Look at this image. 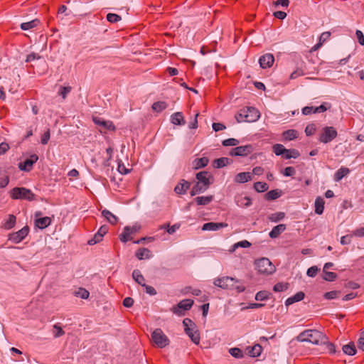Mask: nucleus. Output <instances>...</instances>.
Here are the masks:
<instances>
[{"label": "nucleus", "mask_w": 364, "mask_h": 364, "mask_svg": "<svg viewBox=\"0 0 364 364\" xmlns=\"http://www.w3.org/2000/svg\"><path fill=\"white\" fill-rule=\"evenodd\" d=\"M287 289H288V284L287 283H282V282H279V283L276 284L273 287V290L276 292L284 291Z\"/></svg>", "instance_id": "nucleus-50"}, {"label": "nucleus", "mask_w": 364, "mask_h": 364, "mask_svg": "<svg viewBox=\"0 0 364 364\" xmlns=\"http://www.w3.org/2000/svg\"><path fill=\"white\" fill-rule=\"evenodd\" d=\"M151 340L159 348H163L168 346L170 341L161 328L155 329L151 333Z\"/></svg>", "instance_id": "nucleus-6"}, {"label": "nucleus", "mask_w": 364, "mask_h": 364, "mask_svg": "<svg viewBox=\"0 0 364 364\" xmlns=\"http://www.w3.org/2000/svg\"><path fill=\"white\" fill-rule=\"evenodd\" d=\"M237 282H238L232 277H223L215 279L213 284L223 289H235L238 293L244 291L245 287L242 285H237Z\"/></svg>", "instance_id": "nucleus-2"}, {"label": "nucleus", "mask_w": 364, "mask_h": 364, "mask_svg": "<svg viewBox=\"0 0 364 364\" xmlns=\"http://www.w3.org/2000/svg\"><path fill=\"white\" fill-rule=\"evenodd\" d=\"M102 237H102L100 234H98L97 232L92 239L88 240V245H94L97 242H100L102 240Z\"/></svg>", "instance_id": "nucleus-56"}, {"label": "nucleus", "mask_w": 364, "mask_h": 364, "mask_svg": "<svg viewBox=\"0 0 364 364\" xmlns=\"http://www.w3.org/2000/svg\"><path fill=\"white\" fill-rule=\"evenodd\" d=\"M324 200L321 197H317L315 200V213L321 215L324 210Z\"/></svg>", "instance_id": "nucleus-28"}, {"label": "nucleus", "mask_w": 364, "mask_h": 364, "mask_svg": "<svg viewBox=\"0 0 364 364\" xmlns=\"http://www.w3.org/2000/svg\"><path fill=\"white\" fill-rule=\"evenodd\" d=\"M171 121L173 124L176 125H184L186 124L182 112H180L173 114L171 116Z\"/></svg>", "instance_id": "nucleus-22"}, {"label": "nucleus", "mask_w": 364, "mask_h": 364, "mask_svg": "<svg viewBox=\"0 0 364 364\" xmlns=\"http://www.w3.org/2000/svg\"><path fill=\"white\" fill-rule=\"evenodd\" d=\"M75 295L77 297H80L83 299H87L89 296V291L84 288H79L76 291H75Z\"/></svg>", "instance_id": "nucleus-46"}, {"label": "nucleus", "mask_w": 364, "mask_h": 364, "mask_svg": "<svg viewBox=\"0 0 364 364\" xmlns=\"http://www.w3.org/2000/svg\"><path fill=\"white\" fill-rule=\"evenodd\" d=\"M296 340L299 342H309L317 346H323V353H335L336 348L333 343L328 341V337L321 331L316 329H307L300 333Z\"/></svg>", "instance_id": "nucleus-1"}, {"label": "nucleus", "mask_w": 364, "mask_h": 364, "mask_svg": "<svg viewBox=\"0 0 364 364\" xmlns=\"http://www.w3.org/2000/svg\"><path fill=\"white\" fill-rule=\"evenodd\" d=\"M340 291H331L324 294L323 297L327 300L333 299L338 297Z\"/></svg>", "instance_id": "nucleus-54"}, {"label": "nucleus", "mask_w": 364, "mask_h": 364, "mask_svg": "<svg viewBox=\"0 0 364 364\" xmlns=\"http://www.w3.org/2000/svg\"><path fill=\"white\" fill-rule=\"evenodd\" d=\"M285 230L286 225L284 224H279L272 228V230L269 232V235L271 238H277Z\"/></svg>", "instance_id": "nucleus-24"}, {"label": "nucleus", "mask_w": 364, "mask_h": 364, "mask_svg": "<svg viewBox=\"0 0 364 364\" xmlns=\"http://www.w3.org/2000/svg\"><path fill=\"white\" fill-rule=\"evenodd\" d=\"M11 198L14 200H26L33 201L36 199L35 194L30 189L24 187H16L10 191Z\"/></svg>", "instance_id": "nucleus-3"}, {"label": "nucleus", "mask_w": 364, "mask_h": 364, "mask_svg": "<svg viewBox=\"0 0 364 364\" xmlns=\"http://www.w3.org/2000/svg\"><path fill=\"white\" fill-rule=\"evenodd\" d=\"M352 235L358 237H364V228H358L353 231Z\"/></svg>", "instance_id": "nucleus-63"}, {"label": "nucleus", "mask_w": 364, "mask_h": 364, "mask_svg": "<svg viewBox=\"0 0 364 364\" xmlns=\"http://www.w3.org/2000/svg\"><path fill=\"white\" fill-rule=\"evenodd\" d=\"M254 188L257 192L262 193L266 191L269 186L266 183L259 181L254 184Z\"/></svg>", "instance_id": "nucleus-45"}, {"label": "nucleus", "mask_w": 364, "mask_h": 364, "mask_svg": "<svg viewBox=\"0 0 364 364\" xmlns=\"http://www.w3.org/2000/svg\"><path fill=\"white\" fill-rule=\"evenodd\" d=\"M271 294L267 291H259L255 295L257 301H265L269 299Z\"/></svg>", "instance_id": "nucleus-40"}, {"label": "nucleus", "mask_w": 364, "mask_h": 364, "mask_svg": "<svg viewBox=\"0 0 364 364\" xmlns=\"http://www.w3.org/2000/svg\"><path fill=\"white\" fill-rule=\"evenodd\" d=\"M213 198V196H198L195 198V201L198 205H205L212 202Z\"/></svg>", "instance_id": "nucleus-29"}, {"label": "nucleus", "mask_w": 364, "mask_h": 364, "mask_svg": "<svg viewBox=\"0 0 364 364\" xmlns=\"http://www.w3.org/2000/svg\"><path fill=\"white\" fill-rule=\"evenodd\" d=\"M262 347L259 344H255L252 348H248V354L251 357H258L261 355Z\"/></svg>", "instance_id": "nucleus-34"}, {"label": "nucleus", "mask_w": 364, "mask_h": 364, "mask_svg": "<svg viewBox=\"0 0 364 364\" xmlns=\"http://www.w3.org/2000/svg\"><path fill=\"white\" fill-rule=\"evenodd\" d=\"M236 204L241 208H247L252 205V200L248 196H238L235 198Z\"/></svg>", "instance_id": "nucleus-19"}, {"label": "nucleus", "mask_w": 364, "mask_h": 364, "mask_svg": "<svg viewBox=\"0 0 364 364\" xmlns=\"http://www.w3.org/2000/svg\"><path fill=\"white\" fill-rule=\"evenodd\" d=\"M228 224L225 223H213L210 222L205 223L202 227V230L204 231H216L220 228H226Z\"/></svg>", "instance_id": "nucleus-16"}, {"label": "nucleus", "mask_w": 364, "mask_h": 364, "mask_svg": "<svg viewBox=\"0 0 364 364\" xmlns=\"http://www.w3.org/2000/svg\"><path fill=\"white\" fill-rule=\"evenodd\" d=\"M229 353L232 356L236 358H241L243 357L242 351L238 348H232L229 350Z\"/></svg>", "instance_id": "nucleus-49"}, {"label": "nucleus", "mask_w": 364, "mask_h": 364, "mask_svg": "<svg viewBox=\"0 0 364 364\" xmlns=\"http://www.w3.org/2000/svg\"><path fill=\"white\" fill-rule=\"evenodd\" d=\"M51 223V219L49 217H43L40 218H36L35 220V225L40 229H44L50 225Z\"/></svg>", "instance_id": "nucleus-23"}, {"label": "nucleus", "mask_w": 364, "mask_h": 364, "mask_svg": "<svg viewBox=\"0 0 364 364\" xmlns=\"http://www.w3.org/2000/svg\"><path fill=\"white\" fill-rule=\"evenodd\" d=\"M300 156V154L299 151L294 149H287V151H286L283 156L286 159H290L291 158L296 159Z\"/></svg>", "instance_id": "nucleus-39"}, {"label": "nucleus", "mask_w": 364, "mask_h": 364, "mask_svg": "<svg viewBox=\"0 0 364 364\" xmlns=\"http://www.w3.org/2000/svg\"><path fill=\"white\" fill-rule=\"evenodd\" d=\"M273 151L277 156H280L284 155V154L287 151V149L282 144H276L273 146Z\"/></svg>", "instance_id": "nucleus-41"}, {"label": "nucleus", "mask_w": 364, "mask_h": 364, "mask_svg": "<svg viewBox=\"0 0 364 364\" xmlns=\"http://www.w3.org/2000/svg\"><path fill=\"white\" fill-rule=\"evenodd\" d=\"M323 279L328 281V282H333L334 281L336 277L337 274L333 272H328L327 270H323Z\"/></svg>", "instance_id": "nucleus-48"}, {"label": "nucleus", "mask_w": 364, "mask_h": 364, "mask_svg": "<svg viewBox=\"0 0 364 364\" xmlns=\"http://www.w3.org/2000/svg\"><path fill=\"white\" fill-rule=\"evenodd\" d=\"M122 17L116 14L109 13L107 15V20L110 23H117L121 21Z\"/></svg>", "instance_id": "nucleus-52"}, {"label": "nucleus", "mask_w": 364, "mask_h": 364, "mask_svg": "<svg viewBox=\"0 0 364 364\" xmlns=\"http://www.w3.org/2000/svg\"><path fill=\"white\" fill-rule=\"evenodd\" d=\"M193 300L192 299H183L176 306H173L171 311L177 315H183L184 311L189 310L193 305Z\"/></svg>", "instance_id": "nucleus-8"}, {"label": "nucleus", "mask_w": 364, "mask_h": 364, "mask_svg": "<svg viewBox=\"0 0 364 364\" xmlns=\"http://www.w3.org/2000/svg\"><path fill=\"white\" fill-rule=\"evenodd\" d=\"M50 138V129H48L46 132H44V134H43L42 137H41V144H46L49 139Z\"/></svg>", "instance_id": "nucleus-62"}, {"label": "nucleus", "mask_w": 364, "mask_h": 364, "mask_svg": "<svg viewBox=\"0 0 364 364\" xmlns=\"http://www.w3.org/2000/svg\"><path fill=\"white\" fill-rule=\"evenodd\" d=\"M136 257L141 260L152 257L151 252L148 248H139L135 253Z\"/></svg>", "instance_id": "nucleus-20"}, {"label": "nucleus", "mask_w": 364, "mask_h": 364, "mask_svg": "<svg viewBox=\"0 0 364 364\" xmlns=\"http://www.w3.org/2000/svg\"><path fill=\"white\" fill-rule=\"evenodd\" d=\"M167 232L170 235H172L174 232H176L177 230L179 229L180 225L176 223L173 225L172 226H170L169 223H167Z\"/></svg>", "instance_id": "nucleus-60"}, {"label": "nucleus", "mask_w": 364, "mask_h": 364, "mask_svg": "<svg viewBox=\"0 0 364 364\" xmlns=\"http://www.w3.org/2000/svg\"><path fill=\"white\" fill-rule=\"evenodd\" d=\"M246 114L247 118H246L245 120L247 121V122H255L260 117L259 111L256 108L252 107H246Z\"/></svg>", "instance_id": "nucleus-15"}, {"label": "nucleus", "mask_w": 364, "mask_h": 364, "mask_svg": "<svg viewBox=\"0 0 364 364\" xmlns=\"http://www.w3.org/2000/svg\"><path fill=\"white\" fill-rule=\"evenodd\" d=\"M281 196V191L272 190L266 193V199L269 200H275Z\"/></svg>", "instance_id": "nucleus-43"}, {"label": "nucleus", "mask_w": 364, "mask_h": 364, "mask_svg": "<svg viewBox=\"0 0 364 364\" xmlns=\"http://www.w3.org/2000/svg\"><path fill=\"white\" fill-rule=\"evenodd\" d=\"M289 0H277L275 1H274L273 4L277 7V6H282V7H284V8H287L289 6Z\"/></svg>", "instance_id": "nucleus-58"}, {"label": "nucleus", "mask_w": 364, "mask_h": 364, "mask_svg": "<svg viewBox=\"0 0 364 364\" xmlns=\"http://www.w3.org/2000/svg\"><path fill=\"white\" fill-rule=\"evenodd\" d=\"M138 230L136 226L124 227L123 232L119 235V239L123 242H127L132 239V235H134Z\"/></svg>", "instance_id": "nucleus-11"}, {"label": "nucleus", "mask_w": 364, "mask_h": 364, "mask_svg": "<svg viewBox=\"0 0 364 364\" xmlns=\"http://www.w3.org/2000/svg\"><path fill=\"white\" fill-rule=\"evenodd\" d=\"M71 91V87H60L59 95L62 96L63 99L66 98L67 95Z\"/></svg>", "instance_id": "nucleus-59"}, {"label": "nucleus", "mask_w": 364, "mask_h": 364, "mask_svg": "<svg viewBox=\"0 0 364 364\" xmlns=\"http://www.w3.org/2000/svg\"><path fill=\"white\" fill-rule=\"evenodd\" d=\"M209 160L207 157H203L199 159H196L193 162V167L195 169H199L203 168L208 165Z\"/></svg>", "instance_id": "nucleus-30"}, {"label": "nucleus", "mask_w": 364, "mask_h": 364, "mask_svg": "<svg viewBox=\"0 0 364 364\" xmlns=\"http://www.w3.org/2000/svg\"><path fill=\"white\" fill-rule=\"evenodd\" d=\"M253 151L252 145L240 146L233 148L230 151V156H247Z\"/></svg>", "instance_id": "nucleus-9"}, {"label": "nucleus", "mask_w": 364, "mask_h": 364, "mask_svg": "<svg viewBox=\"0 0 364 364\" xmlns=\"http://www.w3.org/2000/svg\"><path fill=\"white\" fill-rule=\"evenodd\" d=\"M299 136V132L295 129H288L282 133V136L284 140L291 141L296 139Z\"/></svg>", "instance_id": "nucleus-27"}, {"label": "nucleus", "mask_w": 364, "mask_h": 364, "mask_svg": "<svg viewBox=\"0 0 364 364\" xmlns=\"http://www.w3.org/2000/svg\"><path fill=\"white\" fill-rule=\"evenodd\" d=\"M196 178L198 182L203 184L207 188H209L211 184L210 179L213 180V177L210 173L207 171H200L196 174Z\"/></svg>", "instance_id": "nucleus-14"}, {"label": "nucleus", "mask_w": 364, "mask_h": 364, "mask_svg": "<svg viewBox=\"0 0 364 364\" xmlns=\"http://www.w3.org/2000/svg\"><path fill=\"white\" fill-rule=\"evenodd\" d=\"M190 183L184 180H182L181 183H179L174 188V191L177 194H184L186 191L189 188Z\"/></svg>", "instance_id": "nucleus-26"}, {"label": "nucleus", "mask_w": 364, "mask_h": 364, "mask_svg": "<svg viewBox=\"0 0 364 364\" xmlns=\"http://www.w3.org/2000/svg\"><path fill=\"white\" fill-rule=\"evenodd\" d=\"M331 33L328 31L322 33L319 36L318 42L311 48V52L318 50L323 46V44L329 39Z\"/></svg>", "instance_id": "nucleus-18"}, {"label": "nucleus", "mask_w": 364, "mask_h": 364, "mask_svg": "<svg viewBox=\"0 0 364 364\" xmlns=\"http://www.w3.org/2000/svg\"><path fill=\"white\" fill-rule=\"evenodd\" d=\"M53 333L54 338H59L65 334V331L58 323H56L53 326Z\"/></svg>", "instance_id": "nucleus-47"}, {"label": "nucleus", "mask_w": 364, "mask_h": 364, "mask_svg": "<svg viewBox=\"0 0 364 364\" xmlns=\"http://www.w3.org/2000/svg\"><path fill=\"white\" fill-rule=\"evenodd\" d=\"M240 141L234 138H230L225 140H223L222 144L224 146H237L239 144Z\"/></svg>", "instance_id": "nucleus-53"}, {"label": "nucleus", "mask_w": 364, "mask_h": 364, "mask_svg": "<svg viewBox=\"0 0 364 364\" xmlns=\"http://www.w3.org/2000/svg\"><path fill=\"white\" fill-rule=\"evenodd\" d=\"M247 117L246 107L241 109L240 112L235 115V119L237 122H247L245 120Z\"/></svg>", "instance_id": "nucleus-44"}, {"label": "nucleus", "mask_w": 364, "mask_h": 364, "mask_svg": "<svg viewBox=\"0 0 364 364\" xmlns=\"http://www.w3.org/2000/svg\"><path fill=\"white\" fill-rule=\"evenodd\" d=\"M355 35H356L358 43L361 46H364V35H363V32L360 30H357L355 32Z\"/></svg>", "instance_id": "nucleus-64"}, {"label": "nucleus", "mask_w": 364, "mask_h": 364, "mask_svg": "<svg viewBox=\"0 0 364 364\" xmlns=\"http://www.w3.org/2000/svg\"><path fill=\"white\" fill-rule=\"evenodd\" d=\"M132 277L139 284L145 286V279L139 269H134L132 272Z\"/></svg>", "instance_id": "nucleus-35"}, {"label": "nucleus", "mask_w": 364, "mask_h": 364, "mask_svg": "<svg viewBox=\"0 0 364 364\" xmlns=\"http://www.w3.org/2000/svg\"><path fill=\"white\" fill-rule=\"evenodd\" d=\"M93 122H95V124L103 127L106 130H110V131L115 130V126L111 121H106L102 118L94 117Z\"/></svg>", "instance_id": "nucleus-17"}, {"label": "nucleus", "mask_w": 364, "mask_h": 364, "mask_svg": "<svg viewBox=\"0 0 364 364\" xmlns=\"http://www.w3.org/2000/svg\"><path fill=\"white\" fill-rule=\"evenodd\" d=\"M255 268L259 273L267 275L272 274L276 270L274 265L266 257L257 259L255 262Z\"/></svg>", "instance_id": "nucleus-5"}, {"label": "nucleus", "mask_w": 364, "mask_h": 364, "mask_svg": "<svg viewBox=\"0 0 364 364\" xmlns=\"http://www.w3.org/2000/svg\"><path fill=\"white\" fill-rule=\"evenodd\" d=\"M102 215L112 225H115L118 222L117 217L107 210H102Z\"/></svg>", "instance_id": "nucleus-32"}, {"label": "nucleus", "mask_w": 364, "mask_h": 364, "mask_svg": "<svg viewBox=\"0 0 364 364\" xmlns=\"http://www.w3.org/2000/svg\"><path fill=\"white\" fill-rule=\"evenodd\" d=\"M274 57L271 53H266L262 55L259 59V63L262 68L266 69L273 65Z\"/></svg>", "instance_id": "nucleus-13"}, {"label": "nucleus", "mask_w": 364, "mask_h": 364, "mask_svg": "<svg viewBox=\"0 0 364 364\" xmlns=\"http://www.w3.org/2000/svg\"><path fill=\"white\" fill-rule=\"evenodd\" d=\"M342 349L345 354L349 355H353L356 353L355 346L353 343H350L348 344L344 345Z\"/></svg>", "instance_id": "nucleus-36"}, {"label": "nucleus", "mask_w": 364, "mask_h": 364, "mask_svg": "<svg viewBox=\"0 0 364 364\" xmlns=\"http://www.w3.org/2000/svg\"><path fill=\"white\" fill-rule=\"evenodd\" d=\"M166 107L167 104L162 101L156 102L152 105V109L157 112L164 110Z\"/></svg>", "instance_id": "nucleus-42"}, {"label": "nucleus", "mask_w": 364, "mask_h": 364, "mask_svg": "<svg viewBox=\"0 0 364 364\" xmlns=\"http://www.w3.org/2000/svg\"><path fill=\"white\" fill-rule=\"evenodd\" d=\"M186 333L195 344L200 343V333L196 328V324L189 318H186L183 321Z\"/></svg>", "instance_id": "nucleus-4"}, {"label": "nucleus", "mask_w": 364, "mask_h": 364, "mask_svg": "<svg viewBox=\"0 0 364 364\" xmlns=\"http://www.w3.org/2000/svg\"><path fill=\"white\" fill-rule=\"evenodd\" d=\"M284 213L282 212H278L272 214L269 216V219L272 222H278L284 218Z\"/></svg>", "instance_id": "nucleus-51"}, {"label": "nucleus", "mask_w": 364, "mask_h": 364, "mask_svg": "<svg viewBox=\"0 0 364 364\" xmlns=\"http://www.w3.org/2000/svg\"><path fill=\"white\" fill-rule=\"evenodd\" d=\"M28 227L25 226L18 231L10 234L9 236V240L15 243H19L28 235Z\"/></svg>", "instance_id": "nucleus-10"}, {"label": "nucleus", "mask_w": 364, "mask_h": 364, "mask_svg": "<svg viewBox=\"0 0 364 364\" xmlns=\"http://www.w3.org/2000/svg\"><path fill=\"white\" fill-rule=\"evenodd\" d=\"M207 189L208 188L203 186V184L197 182V183L193 186L191 194V196H195L196 194L205 192Z\"/></svg>", "instance_id": "nucleus-38"}, {"label": "nucleus", "mask_w": 364, "mask_h": 364, "mask_svg": "<svg viewBox=\"0 0 364 364\" xmlns=\"http://www.w3.org/2000/svg\"><path fill=\"white\" fill-rule=\"evenodd\" d=\"M318 271L319 269L316 266H312L308 269L306 274L310 277H314Z\"/></svg>", "instance_id": "nucleus-57"}, {"label": "nucleus", "mask_w": 364, "mask_h": 364, "mask_svg": "<svg viewBox=\"0 0 364 364\" xmlns=\"http://www.w3.org/2000/svg\"><path fill=\"white\" fill-rule=\"evenodd\" d=\"M252 180V176L250 172H241L235 177V181L240 183H244Z\"/></svg>", "instance_id": "nucleus-21"}, {"label": "nucleus", "mask_w": 364, "mask_h": 364, "mask_svg": "<svg viewBox=\"0 0 364 364\" xmlns=\"http://www.w3.org/2000/svg\"><path fill=\"white\" fill-rule=\"evenodd\" d=\"M338 132L333 127H325L323 128L319 136V141L323 144H327L336 138Z\"/></svg>", "instance_id": "nucleus-7"}, {"label": "nucleus", "mask_w": 364, "mask_h": 364, "mask_svg": "<svg viewBox=\"0 0 364 364\" xmlns=\"http://www.w3.org/2000/svg\"><path fill=\"white\" fill-rule=\"evenodd\" d=\"M38 159V156L36 154H33L23 163H19L18 168L22 171H29Z\"/></svg>", "instance_id": "nucleus-12"}, {"label": "nucleus", "mask_w": 364, "mask_h": 364, "mask_svg": "<svg viewBox=\"0 0 364 364\" xmlns=\"http://www.w3.org/2000/svg\"><path fill=\"white\" fill-rule=\"evenodd\" d=\"M41 58L42 57L39 54L36 53H31L26 56V62L30 63L35 60H40Z\"/></svg>", "instance_id": "nucleus-55"}, {"label": "nucleus", "mask_w": 364, "mask_h": 364, "mask_svg": "<svg viewBox=\"0 0 364 364\" xmlns=\"http://www.w3.org/2000/svg\"><path fill=\"white\" fill-rule=\"evenodd\" d=\"M283 173L285 176H292L296 173V170L294 167L288 166L284 168Z\"/></svg>", "instance_id": "nucleus-61"}, {"label": "nucleus", "mask_w": 364, "mask_h": 364, "mask_svg": "<svg viewBox=\"0 0 364 364\" xmlns=\"http://www.w3.org/2000/svg\"><path fill=\"white\" fill-rule=\"evenodd\" d=\"M232 162V159L228 157H222L214 160L213 166L217 168H223Z\"/></svg>", "instance_id": "nucleus-25"}, {"label": "nucleus", "mask_w": 364, "mask_h": 364, "mask_svg": "<svg viewBox=\"0 0 364 364\" xmlns=\"http://www.w3.org/2000/svg\"><path fill=\"white\" fill-rule=\"evenodd\" d=\"M349 173V168L346 167H341L336 172L334 175V180L336 181H340L343 177L347 176Z\"/></svg>", "instance_id": "nucleus-31"}, {"label": "nucleus", "mask_w": 364, "mask_h": 364, "mask_svg": "<svg viewBox=\"0 0 364 364\" xmlns=\"http://www.w3.org/2000/svg\"><path fill=\"white\" fill-rule=\"evenodd\" d=\"M16 216L14 215H9L8 219L5 221L3 227L6 230H10L15 226L16 224Z\"/></svg>", "instance_id": "nucleus-37"}, {"label": "nucleus", "mask_w": 364, "mask_h": 364, "mask_svg": "<svg viewBox=\"0 0 364 364\" xmlns=\"http://www.w3.org/2000/svg\"><path fill=\"white\" fill-rule=\"evenodd\" d=\"M40 23L38 18H35L31 21L22 23L20 26L21 28L23 31H27L36 27Z\"/></svg>", "instance_id": "nucleus-33"}]
</instances>
